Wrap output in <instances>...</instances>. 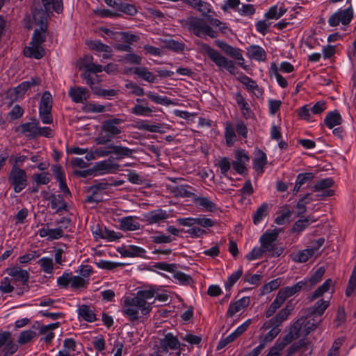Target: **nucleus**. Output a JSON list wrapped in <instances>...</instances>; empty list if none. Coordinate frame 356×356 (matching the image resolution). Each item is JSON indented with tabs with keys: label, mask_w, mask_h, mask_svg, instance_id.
<instances>
[{
	"label": "nucleus",
	"mask_w": 356,
	"mask_h": 356,
	"mask_svg": "<svg viewBox=\"0 0 356 356\" xmlns=\"http://www.w3.org/2000/svg\"><path fill=\"white\" fill-rule=\"evenodd\" d=\"M156 290L149 289L138 291L133 297L124 298L122 313L131 323L144 321L152 309Z\"/></svg>",
	"instance_id": "nucleus-1"
},
{
	"label": "nucleus",
	"mask_w": 356,
	"mask_h": 356,
	"mask_svg": "<svg viewBox=\"0 0 356 356\" xmlns=\"http://www.w3.org/2000/svg\"><path fill=\"white\" fill-rule=\"evenodd\" d=\"M208 22L210 25L218 27V31L213 29L203 19L197 17H188L186 23L188 29L200 38L209 36L211 38H216L219 36L218 33L226 35L230 31L226 24L222 22L218 19L209 17Z\"/></svg>",
	"instance_id": "nucleus-2"
},
{
	"label": "nucleus",
	"mask_w": 356,
	"mask_h": 356,
	"mask_svg": "<svg viewBox=\"0 0 356 356\" xmlns=\"http://www.w3.org/2000/svg\"><path fill=\"white\" fill-rule=\"evenodd\" d=\"M291 309L287 305L282 309L274 317L264 323L263 328H271L266 334L259 336V344H263L264 348L266 345L271 341L280 333V326L286 321L291 314Z\"/></svg>",
	"instance_id": "nucleus-3"
},
{
	"label": "nucleus",
	"mask_w": 356,
	"mask_h": 356,
	"mask_svg": "<svg viewBox=\"0 0 356 356\" xmlns=\"http://www.w3.org/2000/svg\"><path fill=\"white\" fill-rule=\"evenodd\" d=\"M124 122L121 118H112L104 120L101 127V132L95 138L97 145H103L111 143L116 136L122 134V130L118 127Z\"/></svg>",
	"instance_id": "nucleus-4"
},
{
	"label": "nucleus",
	"mask_w": 356,
	"mask_h": 356,
	"mask_svg": "<svg viewBox=\"0 0 356 356\" xmlns=\"http://www.w3.org/2000/svg\"><path fill=\"white\" fill-rule=\"evenodd\" d=\"M277 237L278 233L275 230H272L264 232L259 238L264 254L268 257H278L284 252L282 247L275 243Z\"/></svg>",
	"instance_id": "nucleus-5"
},
{
	"label": "nucleus",
	"mask_w": 356,
	"mask_h": 356,
	"mask_svg": "<svg viewBox=\"0 0 356 356\" xmlns=\"http://www.w3.org/2000/svg\"><path fill=\"white\" fill-rule=\"evenodd\" d=\"M202 53L204 55L208 56V58L213 62L216 66L220 68H225L231 74H234V70H236V67L232 60H228L226 57L221 55L220 52H218L215 49L210 47L209 44L206 43L202 42L200 44Z\"/></svg>",
	"instance_id": "nucleus-6"
},
{
	"label": "nucleus",
	"mask_w": 356,
	"mask_h": 356,
	"mask_svg": "<svg viewBox=\"0 0 356 356\" xmlns=\"http://www.w3.org/2000/svg\"><path fill=\"white\" fill-rule=\"evenodd\" d=\"M134 149L122 145H116L109 143L104 147L96 148L92 152L97 157H105L110 154H114L116 159H122L126 157H131Z\"/></svg>",
	"instance_id": "nucleus-7"
},
{
	"label": "nucleus",
	"mask_w": 356,
	"mask_h": 356,
	"mask_svg": "<svg viewBox=\"0 0 356 356\" xmlns=\"http://www.w3.org/2000/svg\"><path fill=\"white\" fill-rule=\"evenodd\" d=\"M8 181L15 193H19L28 185V176L24 169H10L8 175Z\"/></svg>",
	"instance_id": "nucleus-8"
},
{
	"label": "nucleus",
	"mask_w": 356,
	"mask_h": 356,
	"mask_svg": "<svg viewBox=\"0 0 356 356\" xmlns=\"http://www.w3.org/2000/svg\"><path fill=\"white\" fill-rule=\"evenodd\" d=\"M354 17V11L350 5L346 9H339L333 13L328 19V24L330 26L334 27L341 24L343 26L348 25Z\"/></svg>",
	"instance_id": "nucleus-9"
},
{
	"label": "nucleus",
	"mask_w": 356,
	"mask_h": 356,
	"mask_svg": "<svg viewBox=\"0 0 356 356\" xmlns=\"http://www.w3.org/2000/svg\"><path fill=\"white\" fill-rule=\"evenodd\" d=\"M234 159L232 165L235 172L239 175L246 174L248 172L246 165L250 158L245 150L243 149H236L234 152Z\"/></svg>",
	"instance_id": "nucleus-10"
},
{
	"label": "nucleus",
	"mask_w": 356,
	"mask_h": 356,
	"mask_svg": "<svg viewBox=\"0 0 356 356\" xmlns=\"http://www.w3.org/2000/svg\"><path fill=\"white\" fill-rule=\"evenodd\" d=\"M160 350L162 353H168L169 350H178L177 356H180L181 343L177 336L168 332L159 340Z\"/></svg>",
	"instance_id": "nucleus-11"
},
{
	"label": "nucleus",
	"mask_w": 356,
	"mask_h": 356,
	"mask_svg": "<svg viewBox=\"0 0 356 356\" xmlns=\"http://www.w3.org/2000/svg\"><path fill=\"white\" fill-rule=\"evenodd\" d=\"M6 272L10 277H13L14 284L16 286L19 285L25 286V289H28V284L29 280V273L26 270L22 269L19 267L8 268Z\"/></svg>",
	"instance_id": "nucleus-12"
},
{
	"label": "nucleus",
	"mask_w": 356,
	"mask_h": 356,
	"mask_svg": "<svg viewBox=\"0 0 356 356\" xmlns=\"http://www.w3.org/2000/svg\"><path fill=\"white\" fill-rule=\"evenodd\" d=\"M38 124L39 121L36 118H33L31 119V122L19 124L16 128L15 131L27 139H34L37 138Z\"/></svg>",
	"instance_id": "nucleus-13"
},
{
	"label": "nucleus",
	"mask_w": 356,
	"mask_h": 356,
	"mask_svg": "<svg viewBox=\"0 0 356 356\" xmlns=\"http://www.w3.org/2000/svg\"><path fill=\"white\" fill-rule=\"evenodd\" d=\"M334 184L332 178L323 179L317 181L312 187L313 191H323L321 194H318L317 197L320 199H324L327 197H331L334 195V191L330 189Z\"/></svg>",
	"instance_id": "nucleus-14"
},
{
	"label": "nucleus",
	"mask_w": 356,
	"mask_h": 356,
	"mask_svg": "<svg viewBox=\"0 0 356 356\" xmlns=\"http://www.w3.org/2000/svg\"><path fill=\"white\" fill-rule=\"evenodd\" d=\"M304 317H300L296 320L289 327L288 333L282 339L289 345L297 339L302 334V324L304 323Z\"/></svg>",
	"instance_id": "nucleus-15"
},
{
	"label": "nucleus",
	"mask_w": 356,
	"mask_h": 356,
	"mask_svg": "<svg viewBox=\"0 0 356 356\" xmlns=\"http://www.w3.org/2000/svg\"><path fill=\"white\" fill-rule=\"evenodd\" d=\"M60 325L59 322H56L49 325H42L39 327L38 333L44 336L41 337L40 341H44L47 344L51 343L55 337V334L53 331L58 328Z\"/></svg>",
	"instance_id": "nucleus-16"
},
{
	"label": "nucleus",
	"mask_w": 356,
	"mask_h": 356,
	"mask_svg": "<svg viewBox=\"0 0 356 356\" xmlns=\"http://www.w3.org/2000/svg\"><path fill=\"white\" fill-rule=\"evenodd\" d=\"M52 172L56 180L59 182V188L64 195L71 196V193L66 183L65 172L60 165H55L52 167Z\"/></svg>",
	"instance_id": "nucleus-17"
},
{
	"label": "nucleus",
	"mask_w": 356,
	"mask_h": 356,
	"mask_svg": "<svg viewBox=\"0 0 356 356\" xmlns=\"http://www.w3.org/2000/svg\"><path fill=\"white\" fill-rule=\"evenodd\" d=\"M40 83L41 80L38 77L31 78L29 81H23L13 90L15 95L14 100L22 97L31 87L38 86Z\"/></svg>",
	"instance_id": "nucleus-18"
},
{
	"label": "nucleus",
	"mask_w": 356,
	"mask_h": 356,
	"mask_svg": "<svg viewBox=\"0 0 356 356\" xmlns=\"http://www.w3.org/2000/svg\"><path fill=\"white\" fill-rule=\"evenodd\" d=\"M23 54L27 58L39 60L44 56L46 52L42 45L30 42L29 45L24 48Z\"/></svg>",
	"instance_id": "nucleus-19"
},
{
	"label": "nucleus",
	"mask_w": 356,
	"mask_h": 356,
	"mask_svg": "<svg viewBox=\"0 0 356 356\" xmlns=\"http://www.w3.org/2000/svg\"><path fill=\"white\" fill-rule=\"evenodd\" d=\"M169 218L166 211L159 209L147 213L145 215V220L148 225L160 223Z\"/></svg>",
	"instance_id": "nucleus-20"
},
{
	"label": "nucleus",
	"mask_w": 356,
	"mask_h": 356,
	"mask_svg": "<svg viewBox=\"0 0 356 356\" xmlns=\"http://www.w3.org/2000/svg\"><path fill=\"white\" fill-rule=\"evenodd\" d=\"M68 95L75 103H83L90 97L89 90L83 87L71 88Z\"/></svg>",
	"instance_id": "nucleus-21"
},
{
	"label": "nucleus",
	"mask_w": 356,
	"mask_h": 356,
	"mask_svg": "<svg viewBox=\"0 0 356 356\" xmlns=\"http://www.w3.org/2000/svg\"><path fill=\"white\" fill-rule=\"evenodd\" d=\"M307 285L306 280H302L297 282L291 286H286L279 290L278 293L286 300L288 298L300 292L302 289L305 288Z\"/></svg>",
	"instance_id": "nucleus-22"
},
{
	"label": "nucleus",
	"mask_w": 356,
	"mask_h": 356,
	"mask_svg": "<svg viewBox=\"0 0 356 356\" xmlns=\"http://www.w3.org/2000/svg\"><path fill=\"white\" fill-rule=\"evenodd\" d=\"M195 189L190 185H179L173 187L172 192L175 197L182 198H191L193 200L195 197Z\"/></svg>",
	"instance_id": "nucleus-23"
},
{
	"label": "nucleus",
	"mask_w": 356,
	"mask_h": 356,
	"mask_svg": "<svg viewBox=\"0 0 356 356\" xmlns=\"http://www.w3.org/2000/svg\"><path fill=\"white\" fill-rule=\"evenodd\" d=\"M249 304V297H243L234 302H231L226 314L227 317H233L236 313L246 308Z\"/></svg>",
	"instance_id": "nucleus-24"
},
{
	"label": "nucleus",
	"mask_w": 356,
	"mask_h": 356,
	"mask_svg": "<svg viewBox=\"0 0 356 356\" xmlns=\"http://www.w3.org/2000/svg\"><path fill=\"white\" fill-rule=\"evenodd\" d=\"M50 11L47 10L45 8H35L33 10V18L35 24L39 26V28L47 29V18Z\"/></svg>",
	"instance_id": "nucleus-25"
},
{
	"label": "nucleus",
	"mask_w": 356,
	"mask_h": 356,
	"mask_svg": "<svg viewBox=\"0 0 356 356\" xmlns=\"http://www.w3.org/2000/svg\"><path fill=\"white\" fill-rule=\"evenodd\" d=\"M137 104L131 108V113L135 115L148 116L153 112L152 109L147 106L144 99H136Z\"/></svg>",
	"instance_id": "nucleus-26"
},
{
	"label": "nucleus",
	"mask_w": 356,
	"mask_h": 356,
	"mask_svg": "<svg viewBox=\"0 0 356 356\" xmlns=\"http://www.w3.org/2000/svg\"><path fill=\"white\" fill-rule=\"evenodd\" d=\"M267 164V156L261 149H257L252 160L254 170L258 173H263L264 168Z\"/></svg>",
	"instance_id": "nucleus-27"
},
{
	"label": "nucleus",
	"mask_w": 356,
	"mask_h": 356,
	"mask_svg": "<svg viewBox=\"0 0 356 356\" xmlns=\"http://www.w3.org/2000/svg\"><path fill=\"white\" fill-rule=\"evenodd\" d=\"M329 306L330 301L321 299L315 302L312 307L307 309L308 314L310 316H321Z\"/></svg>",
	"instance_id": "nucleus-28"
},
{
	"label": "nucleus",
	"mask_w": 356,
	"mask_h": 356,
	"mask_svg": "<svg viewBox=\"0 0 356 356\" xmlns=\"http://www.w3.org/2000/svg\"><path fill=\"white\" fill-rule=\"evenodd\" d=\"M235 100L236 102V104L240 107L243 116L245 119L250 118L253 113L248 103L246 102L245 99L243 97V96L240 92L236 93Z\"/></svg>",
	"instance_id": "nucleus-29"
},
{
	"label": "nucleus",
	"mask_w": 356,
	"mask_h": 356,
	"mask_svg": "<svg viewBox=\"0 0 356 356\" xmlns=\"http://www.w3.org/2000/svg\"><path fill=\"white\" fill-rule=\"evenodd\" d=\"M120 227L124 231H136L140 229V223L135 216H127L121 219Z\"/></svg>",
	"instance_id": "nucleus-30"
},
{
	"label": "nucleus",
	"mask_w": 356,
	"mask_h": 356,
	"mask_svg": "<svg viewBox=\"0 0 356 356\" xmlns=\"http://www.w3.org/2000/svg\"><path fill=\"white\" fill-rule=\"evenodd\" d=\"M41 3L43 8L50 11V13L55 12L60 14L63 11V0H41Z\"/></svg>",
	"instance_id": "nucleus-31"
},
{
	"label": "nucleus",
	"mask_w": 356,
	"mask_h": 356,
	"mask_svg": "<svg viewBox=\"0 0 356 356\" xmlns=\"http://www.w3.org/2000/svg\"><path fill=\"white\" fill-rule=\"evenodd\" d=\"M341 123L342 118L337 111L328 112L324 119V124L329 129H332L335 126L340 125Z\"/></svg>",
	"instance_id": "nucleus-32"
},
{
	"label": "nucleus",
	"mask_w": 356,
	"mask_h": 356,
	"mask_svg": "<svg viewBox=\"0 0 356 356\" xmlns=\"http://www.w3.org/2000/svg\"><path fill=\"white\" fill-rule=\"evenodd\" d=\"M133 73L137 75L142 80L149 83H154L156 81V76L149 71L146 67H136L133 68Z\"/></svg>",
	"instance_id": "nucleus-33"
},
{
	"label": "nucleus",
	"mask_w": 356,
	"mask_h": 356,
	"mask_svg": "<svg viewBox=\"0 0 356 356\" xmlns=\"http://www.w3.org/2000/svg\"><path fill=\"white\" fill-rule=\"evenodd\" d=\"M311 343L305 339H301L297 342L292 343L286 350V356H293L295 353L302 349V353L307 350V346Z\"/></svg>",
	"instance_id": "nucleus-34"
},
{
	"label": "nucleus",
	"mask_w": 356,
	"mask_h": 356,
	"mask_svg": "<svg viewBox=\"0 0 356 356\" xmlns=\"http://www.w3.org/2000/svg\"><path fill=\"white\" fill-rule=\"evenodd\" d=\"M79 316L84 321L92 323L97 320L95 312L87 305H82L78 309Z\"/></svg>",
	"instance_id": "nucleus-35"
},
{
	"label": "nucleus",
	"mask_w": 356,
	"mask_h": 356,
	"mask_svg": "<svg viewBox=\"0 0 356 356\" xmlns=\"http://www.w3.org/2000/svg\"><path fill=\"white\" fill-rule=\"evenodd\" d=\"M193 202L199 207L205 209L207 211L211 212L214 211L217 207L216 204L209 198L205 197H199L197 195H195Z\"/></svg>",
	"instance_id": "nucleus-36"
},
{
	"label": "nucleus",
	"mask_w": 356,
	"mask_h": 356,
	"mask_svg": "<svg viewBox=\"0 0 356 356\" xmlns=\"http://www.w3.org/2000/svg\"><path fill=\"white\" fill-rule=\"evenodd\" d=\"M314 255V254L313 253V250L309 248H307L293 253L291 254V258L295 262L305 263Z\"/></svg>",
	"instance_id": "nucleus-37"
},
{
	"label": "nucleus",
	"mask_w": 356,
	"mask_h": 356,
	"mask_svg": "<svg viewBox=\"0 0 356 356\" xmlns=\"http://www.w3.org/2000/svg\"><path fill=\"white\" fill-rule=\"evenodd\" d=\"M49 200L51 202V209H56L57 213L63 210H67V203L62 195L51 194Z\"/></svg>",
	"instance_id": "nucleus-38"
},
{
	"label": "nucleus",
	"mask_w": 356,
	"mask_h": 356,
	"mask_svg": "<svg viewBox=\"0 0 356 356\" xmlns=\"http://www.w3.org/2000/svg\"><path fill=\"white\" fill-rule=\"evenodd\" d=\"M269 76L270 77H275L278 85L282 88H285L288 86V82L284 77H283L279 73V68L275 63H272L269 69Z\"/></svg>",
	"instance_id": "nucleus-39"
},
{
	"label": "nucleus",
	"mask_w": 356,
	"mask_h": 356,
	"mask_svg": "<svg viewBox=\"0 0 356 356\" xmlns=\"http://www.w3.org/2000/svg\"><path fill=\"white\" fill-rule=\"evenodd\" d=\"M76 342L72 338H67L63 341V350H60L57 356H73L71 352L76 350Z\"/></svg>",
	"instance_id": "nucleus-40"
},
{
	"label": "nucleus",
	"mask_w": 356,
	"mask_h": 356,
	"mask_svg": "<svg viewBox=\"0 0 356 356\" xmlns=\"http://www.w3.org/2000/svg\"><path fill=\"white\" fill-rule=\"evenodd\" d=\"M225 139L228 147H232L236 141V135L234 127L229 122H227L225 127Z\"/></svg>",
	"instance_id": "nucleus-41"
},
{
	"label": "nucleus",
	"mask_w": 356,
	"mask_h": 356,
	"mask_svg": "<svg viewBox=\"0 0 356 356\" xmlns=\"http://www.w3.org/2000/svg\"><path fill=\"white\" fill-rule=\"evenodd\" d=\"M288 345L282 338H279L265 356H280L282 352Z\"/></svg>",
	"instance_id": "nucleus-42"
},
{
	"label": "nucleus",
	"mask_w": 356,
	"mask_h": 356,
	"mask_svg": "<svg viewBox=\"0 0 356 356\" xmlns=\"http://www.w3.org/2000/svg\"><path fill=\"white\" fill-rule=\"evenodd\" d=\"M332 283V280L331 279H327L323 284L318 286L309 297L310 301H313L315 299L321 297L325 293H326L331 284Z\"/></svg>",
	"instance_id": "nucleus-43"
},
{
	"label": "nucleus",
	"mask_w": 356,
	"mask_h": 356,
	"mask_svg": "<svg viewBox=\"0 0 356 356\" xmlns=\"http://www.w3.org/2000/svg\"><path fill=\"white\" fill-rule=\"evenodd\" d=\"M268 213V204L263 203L259 206L252 215V221L254 225L259 224L264 217Z\"/></svg>",
	"instance_id": "nucleus-44"
},
{
	"label": "nucleus",
	"mask_w": 356,
	"mask_h": 356,
	"mask_svg": "<svg viewBox=\"0 0 356 356\" xmlns=\"http://www.w3.org/2000/svg\"><path fill=\"white\" fill-rule=\"evenodd\" d=\"M52 96L49 91L42 93L39 105V111H48L52 109Z\"/></svg>",
	"instance_id": "nucleus-45"
},
{
	"label": "nucleus",
	"mask_w": 356,
	"mask_h": 356,
	"mask_svg": "<svg viewBox=\"0 0 356 356\" xmlns=\"http://www.w3.org/2000/svg\"><path fill=\"white\" fill-rule=\"evenodd\" d=\"M87 44L91 50L98 52L111 53L112 51L111 47L102 43L100 40H90L87 42Z\"/></svg>",
	"instance_id": "nucleus-46"
},
{
	"label": "nucleus",
	"mask_w": 356,
	"mask_h": 356,
	"mask_svg": "<svg viewBox=\"0 0 356 356\" xmlns=\"http://www.w3.org/2000/svg\"><path fill=\"white\" fill-rule=\"evenodd\" d=\"M93 60V57L92 56H88L85 57V60L90 61L88 63H84L83 64V68L87 71L88 72L91 73H98L102 72L103 71V66L99 64H95L92 62Z\"/></svg>",
	"instance_id": "nucleus-47"
},
{
	"label": "nucleus",
	"mask_w": 356,
	"mask_h": 356,
	"mask_svg": "<svg viewBox=\"0 0 356 356\" xmlns=\"http://www.w3.org/2000/svg\"><path fill=\"white\" fill-rule=\"evenodd\" d=\"M250 54L252 58L257 61H264L266 59V53L265 50L257 45L250 47Z\"/></svg>",
	"instance_id": "nucleus-48"
},
{
	"label": "nucleus",
	"mask_w": 356,
	"mask_h": 356,
	"mask_svg": "<svg viewBox=\"0 0 356 356\" xmlns=\"http://www.w3.org/2000/svg\"><path fill=\"white\" fill-rule=\"evenodd\" d=\"M291 214L292 211L290 210L289 205L282 207L279 212V215L275 219V223L279 225H284L291 217Z\"/></svg>",
	"instance_id": "nucleus-49"
},
{
	"label": "nucleus",
	"mask_w": 356,
	"mask_h": 356,
	"mask_svg": "<svg viewBox=\"0 0 356 356\" xmlns=\"http://www.w3.org/2000/svg\"><path fill=\"white\" fill-rule=\"evenodd\" d=\"M315 219H312L309 216L303 220H298L291 228V232L300 233L305 229L309 225L310 222H315Z\"/></svg>",
	"instance_id": "nucleus-50"
},
{
	"label": "nucleus",
	"mask_w": 356,
	"mask_h": 356,
	"mask_svg": "<svg viewBox=\"0 0 356 356\" xmlns=\"http://www.w3.org/2000/svg\"><path fill=\"white\" fill-rule=\"evenodd\" d=\"M311 193H307L303 197H302L298 202L296 204L297 216H302L307 211L306 204L309 203L312 201V198H310Z\"/></svg>",
	"instance_id": "nucleus-51"
},
{
	"label": "nucleus",
	"mask_w": 356,
	"mask_h": 356,
	"mask_svg": "<svg viewBox=\"0 0 356 356\" xmlns=\"http://www.w3.org/2000/svg\"><path fill=\"white\" fill-rule=\"evenodd\" d=\"M282 278L278 277L265 284L261 288V294H267L277 289L282 284Z\"/></svg>",
	"instance_id": "nucleus-52"
},
{
	"label": "nucleus",
	"mask_w": 356,
	"mask_h": 356,
	"mask_svg": "<svg viewBox=\"0 0 356 356\" xmlns=\"http://www.w3.org/2000/svg\"><path fill=\"white\" fill-rule=\"evenodd\" d=\"M47 31V29L41 28L35 29L33 31L31 42L42 45L46 40Z\"/></svg>",
	"instance_id": "nucleus-53"
},
{
	"label": "nucleus",
	"mask_w": 356,
	"mask_h": 356,
	"mask_svg": "<svg viewBox=\"0 0 356 356\" xmlns=\"http://www.w3.org/2000/svg\"><path fill=\"white\" fill-rule=\"evenodd\" d=\"M41 270L47 273L51 274L54 271V262L53 259L49 257H42L38 261Z\"/></svg>",
	"instance_id": "nucleus-54"
},
{
	"label": "nucleus",
	"mask_w": 356,
	"mask_h": 356,
	"mask_svg": "<svg viewBox=\"0 0 356 356\" xmlns=\"http://www.w3.org/2000/svg\"><path fill=\"white\" fill-rule=\"evenodd\" d=\"M37 335V333L31 330L22 331L18 337L17 342L20 345H24L31 342Z\"/></svg>",
	"instance_id": "nucleus-55"
},
{
	"label": "nucleus",
	"mask_w": 356,
	"mask_h": 356,
	"mask_svg": "<svg viewBox=\"0 0 356 356\" xmlns=\"http://www.w3.org/2000/svg\"><path fill=\"white\" fill-rule=\"evenodd\" d=\"M139 130L147 131L152 133L160 132L161 127L155 124H149L147 121H141L136 123L135 126Z\"/></svg>",
	"instance_id": "nucleus-56"
},
{
	"label": "nucleus",
	"mask_w": 356,
	"mask_h": 356,
	"mask_svg": "<svg viewBox=\"0 0 356 356\" xmlns=\"http://www.w3.org/2000/svg\"><path fill=\"white\" fill-rule=\"evenodd\" d=\"M120 165L114 163L110 160L102 161L97 163V168L99 170H104L110 172L112 170H117L119 169Z\"/></svg>",
	"instance_id": "nucleus-57"
},
{
	"label": "nucleus",
	"mask_w": 356,
	"mask_h": 356,
	"mask_svg": "<svg viewBox=\"0 0 356 356\" xmlns=\"http://www.w3.org/2000/svg\"><path fill=\"white\" fill-rule=\"evenodd\" d=\"M82 110L85 113H104L106 111V107L98 104L88 103L83 106Z\"/></svg>",
	"instance_id": "nucleus-58"
},
{
	"label": "nucleus",
	"mask_w": 356,
	"mask_h": 356,
	"mask_svg": "<svg viewBox=\"0 0 356 356\" xmlns=\"http://www.w3.org/2000/svg\"><path fill=\"white\" fill-rule=\"evenodd\" d=\"M72 277V273L68 272H64L63 275L58 277L57 285L60 289L68 288L70 284H71Z\"/></svg>",
	"instance_id": "nucleus-59"
},
{
	"label": "nucleus",
	"mask_w": 356,
	"mask_h": 356,
	"mask_svg": "<svg viewBox=\"0 0 356 356\" xmlns=\"http://www.w3.org/2000/svg\"><path fill=\"white\" fill-rule=\"evenodd\" d=\"M242 275L243 268L242 267H240L236 272L233 273L228 277L227 280L225 284V289H230Z\"/></svg>",
	"instance_id": "nucleus-60"
},
{
	"label": "nucleus",
	"mask_w": 356,
	"mask_h": 356,
	"mask_svg": "<svg viewBox=\"0 0 356 356\" xmlns=\"http://www.w3.org/2000/svg\"><path fill=\"white\" fill-rule=\"evenodd\" d=\"M88 284V281L85 280L83 277L72 275L71 282V288L74 290L86 288Z\"/></svg>",
	"instance_id": "nucleus-61"
},
{
	"label": "nucleus",
	"mask_w": 356,
	"mask_h": 356,
	"mask_svg": "<svg viewBox=\"0 0 356 356\" xmlns=\"http://www.w3.org/2000/svg\"><path fill=\"white\" fill-rule=\"evenodd\" d=\"M304 320L305 322L302 324V334L307 336L318 327V323L316 322L314 319L307 320L305 317H304Z\"/></svg>",
	"instance_id": "nucleus-62"
},
{
	"label": "nucleus",
	"mask_w": 356,
	"mask_h": 356,
	"mask_svg": "<svg viewBox=\"0 0 356 356\" xmlns=\"http://www.w3.org/2000/svg\"><path fill=\"white\" fill-rule=\"evenodd\" d=\"M15 289L12 284V280L8 277H3L0 281V291L3 293H12Z\"/></svg>",
	"instance_id": "nucleus-63"
},
{
	"label": "nucleus",
	"mask_w": 356,
	"mask_h": 356,
	"mask_svg": "<svg viewBox=\"0 0 356 356\" xmlns=\"http://www.w3.org/2000/svg\"><path fill=\"white\" fill-rule=\"evenodd\" d=\"M217 165L220 168V173L226 177L231 168L232 163L229 158L222 157L219 159Z\"/></svg>",
	"instance_id": "nucleus-64"
}]
</instances>
